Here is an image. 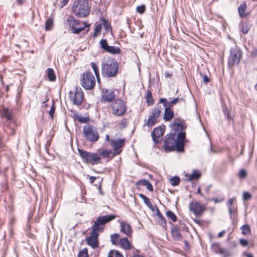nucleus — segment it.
<instances>
[{
  "label": "nucleus",
  "mask_w": 257,
  "mask_h": 257,
  "mask_svg": "<svg viewBox=\"0 0 257 257\" xmlns=\"http://www.w3.org/2000/svg\"><path fill=\"white\" fill-rule=\"evenodd\" d=\"M242 57V51L239 48L235 47L230 50V54L228 59V66L232 68L234 66L238 65Z\"/></svg>",
  "instance_id": "obj_6"
},
{
  "label": "nucleus",
  "mask_w": 257,
  "mask_h": 257,
  "mask_svg": "<svg viewBox=\"0 0 257 257\" xmlns=\"http://www.w3.org/2000/svg\"><path fill=\"white\" fill-rule=\"evenodd\" d=\"M79 155L85 163L90 164L92 165L101 163L99 154L96 153H90L86 151L78 149Z\"/></svg>",
  "instance_id": "obj_4"
},
{
  "label": "nucleus",
  "mask_w": 257,
  "mask_h": 257,
  "mask_svg": "<svg viewBox=\"0 0 257 257\" xmlns=\"http://www.w3.org/2000/svg\"><path fill=\"white\" fill-rule=\"evenodd\" d=\"M78 257H88L87 249L85 248L80 251L78 255Z\"/></svg>",
  "instance_id": "obj_48"
},
{
  "label": "nucleus",
  "mask_w": 257,
  "mask_h": 257,
  "mask_svg": "<svg viewBox=\"0 0 257 257\" xmlns=\"http://www.w3.org/2000/svg\"><path fill=\"white\" fill-rule=\"evenodd\" d=\"M75 118L80 123H87L89 120L88 118L79 115H76Z\"/></svg>",
  "instance_id": "obj_43"
},
{
  "label": "nucleus",
  "mask_w": 257,
  "mask_h": 257,
  "mask_svg": "<svg viewBox=\"0 0 257 257\" xmlns=\"http://www.w3.org/2000/svg\"><path fill=\"white\" fill-rule=\"evenodd\" d=\"M5 116L8 120H11L12 118V113L8 110H5Z\"/></svg>",
  "instance_id": "obj_52"
},
{
  "label": "nucleus",
  "mask_w": 257,
  "mask_h": 257,
  "mask_svg": "<svg viewBox=\"0 0 257 257\" xmlns=\"http://www.w3.org/2000/svg\"><path fill=\"white\" fill-rule=\"evenodd\" d=\"M186 137V134L184 132H180L176 136V141L178 145V147L183 152L184 151V140Z\"/></svg>",
  "instance_id": "obj_19"
},
{
  "label": "nucleus",
  "mask_w": 257,
  "mask_h": 257,
  "mask_svg": "<svg viewBox=\"0 0 257 257\" xmlns=\"http://www.w3.org/2000/svg\"><path fill=\"white\" fill-rule=\"evenodd\" d=\"M197 193L199 194L201 196H203V194L201 192V189L200 187L198 188L197 190Z\"/></svg>",
  "instance_id": "obj_64"
},
{
  "label": "nucleus",
  "mask_w": 257,
  "mask_h": 257,
  "mask_svg": "<svg viewBox=\"0 0 257 257\" xmlns=\"http://www.w3.org/2000/svg\"><path fill=\"white\" fill-rule=\"evenodd\" d=\"M246 8L247 6L245 2H243L242 4H241L238 7V12L240 18H245L247 17V14L244 13Z\"/></svg>",
  "instance_id": "obj_26"
},
{
  "label": "nucleus",
  "mask_w": 257,
  "mask_h": 257,
  "mask_svg": "<svg viewBox=\"0 0 257 257\" xmlns=\"http://www.w3.org/2000/svg\"><path fill=\"white\" fill-rule=\"evenodd\" d=\"M119 235L117 233H115L113 234H111L110 235V240L113 244L116 245L118 242V240L119 239Z\"/></svg>",
  "instance_id": "obj_37"
},
{
  "label": "nucleus",
  "mask_w": 257,
  "mask_h": 257,
  "mask_svg": "<svg viewBox=\"0 0 257 257\" xmlns=\"http://www.w3.org/2000/svg\"><path fill=\"white\" fill-rule=\"evenodd\" d=\"M212 250L217 254H225V251L221 248L219 243H214L211 245Z\"/></svg>",
  "instance_id": "obj_28"
},
{
  "label": "nucleus",
  "mask_w": 257,
  "mask_h": 257,
  "mask_svg": "<svg viewBox=\"0 0 257 257\" xmlns=\"http://www.w3.org/2000/svg\"><path fill=\"white\" fill-rule=\"evenodd\" d=\"M164 132L165 128L161 126L157 127L154 129L151 135L153 140L156 144H158L161 142Z\"/></svg>",
  "instance_id": "obj_15"
},
{
  "label": "nucleus",
  "mask_w": 257,
  "mask_h": 257,
  "mask_svg": "<svg viewBox=\"0 0 257 257\" xmlns=\"http://www.w3.org/2000/svg\"><path fill=\"white\" fill-rule=\"evenodd\" d=\"M53 27V20L52 18H49L45 24V29L46 31H50L52 29Z\"/></svg>",
  "instance_id": "obj_34"
},
{
  "label": "nucleus",
  "mask_w": 257,
  "mask_h": 257,
  "mask_svg": "<svg viewBox=\"0 0 257 257\" xmlns=\"http://www.w3.org/2000/svg\"><path fill=\"white\" fill-rule=\"evenodd\" d=\"M98 233L91 231L90 236L86 237L85 240L88 245L94 249L98 246Z\"/></svg>",
  "instance_id": "obj_16"
},
{
  "label": "nucleus",
  "mask_w": 257,
  "mask_h": 257,
  "mask_svg": "<svg viewBox=\"0 0 257 257\" xmlns=\"http://www.w3.org/2000/svg\"><path fill=\"white\" fill-rule=\"evenodd\" d=\"M88 26L84 24V26L82 27H74L71 31H72V33L75 34H78L80 33L81 31H83L86 27H87Z\"/></svg>",
  "instance_id": "obj_39"
},
{
  "label": "nucleus",
  "mask_w": 257,
  "mask_h": 257,
  "mask_svg": "<svg viewBox=\"0 0 257 257\" xmlns=\"http://www.w3.org/2000/svg\"><path fill=\"white\" fill-rule=\"evenodd\" d=\"M170 181H171V184L172 186H175L179 184V183L180 182V178L178 176H175V177H172L170 179Z\"/></svg>",
  "instance_id": "obj_42"
},
{
  "label": "nucleus",
  "mask_w": 257,
  "mask_h": 257,
  "mask_svg": "<svg viewBox=\"0 0 257 257\" xmlns=\"http://www.w3.org/2000/svg\"><path fill=\"white\" fill-rule=\"evenodd\" d=\"M238 176L240 178L243 179L246 177V172L245 170L244 169H241L239 171Z\"/></svg>",
  "instance_id": "obj_49"
},
{
  "label": "nucleus",
  "mask_w": 257,
  "mask_h": 257,
  "mask_svg": "<svg viewBox=\"0 0 257 257\" xmlns=\"http://www.w3.org/2000/svg\"><path fill=\"white\" fill-rule=\"evenodd\" d=\"M69 0H61L60 3L61 4L60 7L62 8L67 4Z\"/></svg>",
  "instance_id": "obj_56"
},
{
  "label": "nucleus",
  "mask_w": 257,
  "mask_h": 257,
  "mask_svg": "<svg viewBox=\"0 0 257 257\" xmlns=\"http://www.w3.org/2000/svg\"><path fill=\"white\" fill-rule=\"evenodd\" d=\"M113 112L116 115H122L126 111V106L123 101L117 99L113 103L112 106Z\"/></svg>",
  "instance_id": "obj_11"
},
{
  "label": "nucleus",
  "mask_w": 257,
  "mask_h": 257,
  "mask_svg": "<svg viewBox=\"0 0 257 257\" xmlns=\"http://www.w3.org/2000/svg\"><path fill=\"white\" fill-rule=\"evenodd\" d=\"M108 257H123V256L118 250H111L109 252Z\"/></svg>",
  "instance_id": "obj_36"
},
{
  "label": "nucleus",
  "mask_w": 257,
  "mask_h": 257,
  "mask_svg": "<svg viewBox=\"0 0 257 257\" xmlns=\"http://www.w3.org/2000/svg\"><path fill=\"white\" fill-rule=\"evenodd\" d=\"M120 231L126 236L130 237L133 232L132 228L131 225L125 221H121L120 223Z\"/></svg>",
  "instance_id": "obj_18"
},
{
  "label": "nucleus",
  "mask_w": 257,
  "mask_h": 257,
  "mask_svg": "<svg viewBox=\"0 0 257 257\" xmlns=\"http://www.w3.org/2000/svg\"><path fill=\"white\" fill-rule=\"evenodd\" d=\"M139 196L143 200L145 204H146L149 208L152 207V204L149 198L143 194H140Z\"/></svg>",
  "instance_id": "obj_35"
},
{
  "label": "nucleus",
  "mask_w": 257,
  "mask_h": 257,
  "mask_svg": "<svg viewBox=\"0 0 257 257\" xmlns=\"http://www.w3.org/2000/svg\"><path fill=\"white\" fill-rule=\"evenodd\" d=\"M97 154H99V158L101 159V157L103 158H107L109 161L110 159L114 156V154L110 150L102 149L99 150L97 151Z\"/></svg>",
  "instance_id": "obj_20"
},
{
  "label": "nucleus",
  "mask_w": 257,
  "mask_h": 257,
  "mask_svg": "<svg viewBox=\"0 0 257 257\" xmlns=\"http://www.w3.org/2000/svg\"><path fill=\"white\" fill-rule=\"evenodd\" d=\"M203 82L205 83H207V82H208L210 80L209 77L206 75H204L203 76Z\"/></svg>",
  "instance_id": "obj_57"
},
{
  "label": "nucleus",
  "mask_w": 257,
  "mask_h": 257,
  "mask_svg": "<svg viewBox=\"0 0 257 257\" xmlns=\"http://www.w3.org/2000/svg\"><path fill=\"white\" fill-rule=\"evenodd\" d=\"M146 102L148 105H151L154 103L152 92L150 90H148L147 92Z\"/></svg>",
  "instance_id": "obj_30"
},
{
  "label": "nucleus",
  "mask_w": 257,
  "mask_h": 257,
  "mask_svg": "<svg viewBox=\"0 0 257 257\" xmlns=\"http://www.w3.org/2000/svg\"><path fill=\"white\" fill-rule=\"evenodd\" d=\"M225 232V230H222V231H220L218 234V237H221L224 234Z\"/></svg>",
  "instance_id": "obj_60"
},
{
  "label": "nucleus",
  "mask_w": 257,
  "mask_h": 257,
  "mask_svg": "<svg viewBox=\"0 0 257 257\" xmlns=\"http://www.w3.org/2000/svg\"><path fill=\"white\" fill-rule=\"evenodd\" d=\"M146 10V7L144 5L139 6L137 7L136 11L138 13L143 14Z\"/></svg>",
  "instance_id": "obj_47"
},
{
  "label": "nucleus",
  "mask_w": 257,
  "mask_h": 257,
  "mask_svg": "<svg viewBox=\"0 0 257 257\" xmlns=\"http://www.w3.org/2000/svg\"><path fill=\"white\" fill-rule=\"evenodd\" d=\"M119 243L122 247L125 249H130L131 248V244L126 237L119 239Z\"/></svg>",
  "instance_id": "obj_29"
},
{
  "label": "nucleus",
  "mask_w": 257,
  "mask_h": 257,
  "mask_svg": "<svg viewBox=\"0 0 257 257\" xmlns=\"http://www.w3.org/2000/svg\"><path fill=\"white\" fill-rule=\"evenodd\" d=\"M55 110V108L54 105V103H53V105L51 107V108L50 110L49 111V115L51 118H53V115H54Z\"/></svg>",
  "instance_id": "obj_53"
},
{
  "label": "nucleus",
  "mask_w": 257,
  "mask_h": 257,
  "mask_svg": "<svg viewBox=\"0 0 257 257\" xmlns=\"http://www.w3.org/2000/svg\"><path fill=\"white\" fill-rule=\"evenodd\" d=\"M179 101V98L178 97L175 98L170 101H167L166 98H161L159 99V103H162L164 106H167L171 108L173 105L177 104Z\"/></svg>",
  "instance_id": "obj_24"
},
{
  "label": "nucleus",
  "mask_w": 257,
  "mask_h": 257,
  "mask_svg": "<svg viewBox=\"0 0 257 257\" xmlns=\"http://www.w3.org/2000/svg\"><path fill=\"white\" fill-rule=\"evenodd\" d=\"M200 176L201 174L198 172L194 171L193 173L190 175L189 179L190 180L193 179H198Z\"/></svg>",
  "instance_id": "obj_44"
},
{
  "label": "nucleus",
  "mask_w": 257,
  "mask_h": 257,
  "mask_svg": "<svg viewBox=\"0 0 257 257\" xmlns=\"http://www.w3.org/2000/svg\"><path fill=\"white\" fill-rule=\"evenodd\" d=\"M124 144V140L119 139L118 140H110V145L113 148L116 154H119L120 151L118 150L122 147Z\"/></svg>",
  "instance_id": "obj_17"
},
{
  "label": "nucleus",
  "mask_w": 257,
  "mask_h": 257,
  "mask_svg": "<svg viewBox=\"0 0 257 257\" xmlns=\"http://www.w3.org/2000/svg\"><path fill=\"white\" fill-rule=\"evenodd\" d=\"M79 23L80 22L78 20H76L74 17L69 16L66 19L65 24L71 30L75 26H78Z\"/></svg>",
  "instance_id": "obj_22"
},
{
  "label": "nucleus",
  "mask_w": 257,
  "mask_h": 257,
  "mask_svg": "<svg viewBox=\"0 0 257 257\" xmlns=\"http://www.w3.org/2000/svg\"><path fill=\"white\" fill-rule=\"evenodd\" d=\"M189 209L196 216H200L205 210V206L198 202L192 201L189 204Z\"/></svg>",
  "instance_id": "obj_12"
},
{
  "label": "nucleus",
  "mask_w": 257,
  "mask_h": 257,
  "mask_svg": "<svg viewBox=\"0 0 257 257\" xmlns=\"http://www.w3.org/2000/svg\"><path fill=\"white\" fill-rule=\"evenodd\" d=\"M162 110V107L161 106L157 104L150 113L146 125L149 127H152L155 124L158 122V118L160 116Z\"/></svg>",
  "instance_id": "obj_9"
},
{
  "label": "nucleus",
  "mask_w": 257,
  "mask_h": 257,
  "mask_svg": "<svg viewBox=\"0 0 257 257\" xmlns=\"http://www.w3.org/2000/svg\"><path fill=\"white\" fill-rule=\"evenodd\" d=\"M101 29V24H99L97 25L94 30V34L93 36L94 37H96L98 34L100 33Z\"/></svg>",
  "instance_id": "obj_46"
},
{
  "label": "nucleus",
  "mask_w": 257,
  "mask_h": 257,
  "mask_svg": "<svg viewBox=\"0 0 257 257\" xmlns=\"http://www.w3.org/2000/svg\"><path fill=\"white\" fill-rule=\"evenodd\" d=\"M91 66L92 68L93 71H94V72L95 74V76L96 77L97 80L98 82H99L100 81L99 68H98V66L94 62L91 63Z\"/></svg>",
  "instance_id": "obj_32"
},
{
  "label": "nucleus",
  "mask_w": 257,
  "mask_h": 257,
  "mask_svg": "<svg viewBox=\"0 0 257 257\" xmlns=\"http://www.w3.org/2000/svg\"><path fill=\"white\" fill-rule=\"evenodd\" d=\"M165 107L164 119L166 121H170L174 117V112L170 107L164 106Z\"/></svg>",
  "instance_id": "obj_25"
},
{
  "label": "nucleus",
  "mask_w": 257,
  "mask_h": 257,
  "mask_svg": "<svg viewBox=\"0 0 257 257\" xmlns=\"http://www.w3.org/2000/svg\"><path fill=\"white\" fill-rule=\"evenodd\" d=\"M159 224L162 226L163 228L166 229L167 223L165 218L159 219Z\"/></svg>",
  "instance_id": "obj_51"
},
{
  "label": "nucleus",
  "mask_w": 257,
  "mask_h": 257,
  "mask_svg": "<svg viewBox=\"0 0 257 257\" xmlns=\"http://www.w3.org/2000/svg\"><path fill=\"white\" fill-rule=\"evenodd\" d=\"M69 96L73 104L78 105L81 104L82 102L84 96L83 93L80 88H76L74 94H73L72 92L70 91Z\"/></svg>",
  "instance_id": "obj_13"
},
{
  "label": "nucleus",
  "mask_w": 257,
  "mask_h": 257,
  "mask_svg": "<svg viewBox=\"0 0 257 257\" xmlns=\"http://www.w3.org/2000/svg\"><path fill=\"white\" fill-rule=\"evenodd\" d=\"M81 84L86 90L92 89L95 85V79L93 73L90 71L84 73Z\"/></svg>",
  "instance_id": "obj_8"
},
{
  "label": "nucleus",
  "mask_w": 257,
  "mask_h": 257,
  "mask_svg": "<svg viewBox=\"0 0 257 257\" xmlns=\"http://www.w3.org/2000/svg\"><path fill=\"white\" fill-rule=\"evenodd\" d=\"M157 215H158V216L159 219H161L162 218H164V217L162 215V214L160 212L158 208H157Z\"/></svg>",
  "instance_id": "obj_58"
},
{
  "label": "nucleus",
  "mask_w": 257,
  "mask_h": 257,
  "mask_svg": "<svg viewBox=\"0 0 257 257\" xmlns=\"http://www.w3.org/2000/svg\"><path fill=\"white\" fill-rule=\"evenodd\" d=\"M178 146L176 141V135L175 134H171L166 136L164 145V149L166 152L176 151L178 152H183Z\"/></svg>",
  "instance_id": "obj_5"
},
{
  "label": "nucleus",
  "mask_w": 257,
  "mask_h": 257,
  "mask_svg": "<svg viewBox=\"0 0 257 257\" xmlns=\"http://www.w3.org/2000/svg\"><path fill=\"white\" fill-rule=\"evenodd\" d=\"M137 185H142L144 186H146L147 188L150 191H153V187L151 183L148 180L143 179L137 181L136 183Z\"/></svg>",
  "instance_id": "obj_27"
},
{
  "label": "nucleus",
  "mask_w": 257,
  "mask_h": 257,
  "mask_svg": "<svg viewBox=\"0 0 257 257\" xmlns=\"http://www.w3.org/2000/svg\"><path fill=\"white\" fill-rule=\"evenodd\" d=\"M251 198V195L248 192H244L243 194V199L244 200H248Z\"/></svg>",
  "instance_id": "obj_50"
},
{
  "label": "nucleus",
  "mask_w": 257,
  "mask_h": 257,
  "mask_svg": "<svg viewBox=\"0 0 257 257\" xmlns=\"http://www.w3.org/2000/svg\"><path fill=\"white\" fill-rule=\"evenodd\" d=\"M100 47L105 52L110 54L115 55L120 53L121 50L118 47L114 46H109L107 40L105 39H101L99 42Z\"/></svg>",
  "instance_id": "obj_10"
},
{
  "label": "nucleus",
  "mask_w": 257,
  "mask_h": 257,
  "mask_svg": "<svg viewBox=\"0 0 257 257\" xmlns=\"http://www.w3.org/2000/svg\"><path fill=\"white\" fill-rule=\"evenodd\" d=\"M101 21L103 26L104 29L105 30L106 32H108L109 31L111 32V27L110 26V24L108 22V21L106 20L105 19H102Z\"/></svg>",
  "instance_id": "obj_33"
},
{
  "label": "nucleus",
  "mask_w": 257,
  "mask_h": 257,
  "mask_svg": "<svg viewBox=\"0 0 257 257\" xmlns=\"http://www.w3.org/2000/svg\"><path fill=\"white\" fill-rule=\"evenodd\" d=\"M223 200H224V198H222L221 199H218L216 198H212L210 199V201H214V202L215 203H219V202H221L222 201H223Z\"/></svg>",
  "instance_id": "obj_55"
},
{
  "label": "nucleus",
  "mask_w": 257,
  "mask_h": 257,
  "mask_svg": "<svg viewBox=\"0 0 257 257\" xmlns=\"http://www.w3.org/2000/svg\"><path fill=\"white\" fill-rule=\"evenodd\" d=\"M115 97V95L113 90L106 89L102 94V100L104 102H111Z\"/></svg>",
  "instance_id": "obj_21"
},
{
  "label": "nucleus",
  "mask_w": 257,
  "mask_h": 257,
  "mask_svg": "<svg viewBox=\"0 0 257 257\" xmlns=\"http://www.w3.org/2000/svg\"><path fill=\"white\" fill-rule=\"evenodd\" d=\"M224 114L226 115V117L227 119H229V117H230V115H229V112L228 111H226V110H224Z\"/></svg>",
  "instance_id": "obj_62"
},
{
  "label": "nucleus",
  "mask_w": 257,
  "mask_h": 257,
  "mask_svg": "<svg viewBox=\"0 0 257 257\" xmlns=\"http://www.w3.org/2000/svg\"><path fill=\"white\" fill-rule=\"evenodd\" d=\"M235 200V198H230L227 203L230 218L232 220V223H234L235 220L237 217V207H235V206L233 204Z\"/></svg>",
  "instance_id": "obj_14"
},
{
  "label": "nucleus",
  "mask_w": 257,
  "mask_h": 257,
  "mask_svg": "<svg viewBox=\"0 0 257 257\" xmlns=\"http://www.w3.org/2000/svg\"><path fill=\"white\" fill-rule=\"evenodd\" d=\"M250 27L247 23H242L241 24V32L243 34H246L248 32Z\"/></svg>",
  "instance_id": "obj_40"
},
{
  "label": "nucleus",
  "mask_w": 257,
  "mask_h": 257,
  "mask_svg": "<svg viewBox=\"0 0 257 257\" xmlns=\"http://www.w3.org/2000/svg\"><path fill=\"white\" fill-rule=\"evenodd\" d=\"M47 77L51 81H54L56 80V76L53 69L48 68L47 69Z\"/></svg>",
  "instance_id": "obj_31"
},
{
  "label": "nucleus",
  "mask_w": 257,
  "mask_h": 257,
  "mask_svg": "<svg viewBox=\"0 0 257 257\" xmlns=\"http://www.w3.org/2000/svg\"><path fill=\"white\" fill-rule=\"evenodd\" d=\"M242 233L244 235H247L250 233V227L247 224L243 225L241 226Z\"/></svg>",
  "instance_id": "obj_41"
},
{
  "label": "nucleus",
  "mask_w": 257,
  "mask_h": 257,
  "mask_svg": "<svg viewBox=\"0 0 257 257\" xmlns=\"http://www.w3.org/2000/svg\"><path fill=\"white\" fill-rule=\"evenodd\" d=\"M83 133L85 139L90 142H95L99 139L96 128L89 124H87L83 127Z\"/></svg>",
  "instance_id": "obj_7"
},
{
  "label": "nucleus",
  "mask_w": 257,
  "mask_h": 257,
  "mask_svg": "<svg viewBox=\"0 0 257 257\" xmlns=\"http://www.w3.org/2000/svg\"><path fill=\"white\" fill-rule=\"evenodd\" d=\"M115 217L116 216L112 214L99 216L94 222L92 232L97 233L101 232L104 228L105 224L113 220Z\"/></svg>",
  "instance_id": "obj_3"
},
{
  "label": "nucleus",
  "mask_w": 257,
  "mask_h": 257,
  "mask_svg": "<svg viewBox=\"0 0 257 257\" xmlns=\"http://www.w3.org/2000/svg\"><path fill=\"white\" fill-rule=\"evenodd\" d=\"M172 126L174 128L180 129L181 130H183L185 128L184 125L180 122H174Z\"/></svg>",
  "instance_id": "obj_45"
},
{
  "label": "nucleus",
  "mask_w": 257,
  "mask_h": 257,
  "mask_svg": "<svg viewBox=\"0 0 257 257\" xmlns=\"http://www.w3.org/2000/svg\"><path fill=\"white\" fill-rule=\"evenodd\" d=\"M96 179L95 177L91 176L89 177V181L91 183H93Z\"/></svg>",
  "instance_id": "obj_59"
},
{
  "label": "nucleus",
  "mask_w": 257,
  "mask_h": 257,
  "mask_svg": "<svg viewBox=\"0 0 257 257\" xmlns=\"http://www.w3.org/2000/svg\"><path fill=\"white\" fill-rule=\"evenodd\" d=\"M240 243L242 246H246L248 244V241L246 239H240L239 240Z\"/></svg>",
  "instance_id": "obj_54"
},
{
  "label": "nucleus",
  "mask_w": 257,
  "mask_h": 257,
  "mask_svg": "<svg viewBox=\"0 0 257 257\" xmlns=\"http://www.w3.org/2000/svg\"><path fill=\"white\" fill-rule=\"evenodd\" d=\"M73 12L79 18L87 16L90 12V8L87 0H77L75 1L72 7Z\"/></svg>",
  "instance_id": "obj_2"
},
{
  "label": "nucleus",
  "mask_w": 257,
  "mask_h": 257,
  "mask_svg": "<svg viewBox=\"0 0 257 257\" xmlns=\"http://www.w3.org/2000/svg\"><path fill=\"white\" fill-rule=\"evenodd\" d=\"M171 234L175 240H180L182 239V235L180 233V228L176 225H173L171 228Z\"/></svg>",
  "instance_id": "obj_23"
},
{
  "label": "nucleus",
  "mask_w": 257,
  "mask_h": 257,
  "mask_svg": "<svg viewBox=\"0 0 257 257\" xmlns=\"http://www.w3.org/2000/svg\"><path fill=\"white\" fill-rule=\"evenodd\" d=\"M166 216L170 218L173 222H176L177 218L176 215L171 210H168L166 213Z\"/></svg>",
  "instance_id": "obj_38"
},
{
  "label": "nucleus",
  "mask_w": 257,
  "mask_h": 257,
  "mask_svg": "<svg viewBox=\"0 0 257 257\" xmlns=\"http://www.w3.org/2000/svg\"><path fill=\"white\" fill-rule=\"evenodd\" d=\"M211 187V185H209L208 186H207L205 188V190L206 192L208 193L209 190H210V188Z\"/></svg>",
  "instance_id": "obj_61"
},
{
  "label": "nucleus",
  "mask_w": 257,
  "mask_h": 257,
  "mask_svg": "<svg viewBox=\"0 0 257 257\" xmlns=\"http://www.w3.org/2000/svg\"><path fill=\"white\" fill-rule=\"evenodd\" d=\"M118 65L114 58L108 57L104 59L101 64L102 75L108 78L115 76L118 71Z\"/></svg>",
  "instance_id": "obj_1"
},
{
  "label": "nucleus",
  "mask_w": 257,
  "mask_h": 257,
  "mask_svg": "<svg viewBox=\"0 0 257 257\" xmlns=\"http://www.w3.org/2000/svg\"><path fill=\"white\" fill-rule=\"evenodd\" d=\"M164 75L166 77V78H171V76H172V74H169L168 72H166L165 73H164Z\"/></svg>",
  "instance_id": "obj_63"
}]
</instances>
